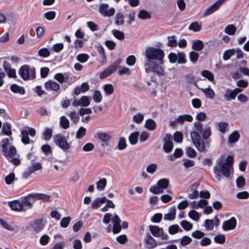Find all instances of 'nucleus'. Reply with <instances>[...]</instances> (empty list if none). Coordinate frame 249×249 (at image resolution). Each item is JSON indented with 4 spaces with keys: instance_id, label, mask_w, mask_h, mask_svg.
Here are the masks:
<instances>
[{
    "instance_id": "1",
    "label": "nucleus",
    "mask_w": 249,
    "mask_h": 249,
    "mask_svg": "<svg viewBox=\"0 0 249 249\" xmlns=\"http://www.w3.org/2000/svg\"><path fill=\"white\" fill-rule=\"evenodd\" d=\"M144 67L146 73H152L158 76L164 74V70L161 67L164 64L165 53L163 50L153 47H148L144 53Z\"/></svg>"
},
{
    "instance_id": "2",
    "label": "nucleus",
    "mask_w": 249,
    "mask_h": 249,
    "mask_svg": "<svg viewBox=\"0 0 249 249\" xmlns=\"http://www.w3.org/2000/svg\"><path fill=\"white\" fill-rule=\"evenodd\" d=\"M122 62V60L119 58L113 62L107 68L100 73V78L101 79L106 78L115 72L118 69H119L118 74L120 75H130L131 71L127 67L120 66Z\"/></svg>"
},
{
    "instance_id": "3",
    "label": "nucleus",
    "mask_w": 249,
    "mask_h": 249,
    "mask_svg": "<svg viewBox=\"0 0 249 249\" xmlns=\"http://www.w3.org/2000/svg\"><path fill=\"white\" fill-rule=\"evenodd\" d=\"M195 131L191 133V137L193 144L198 151L200 152H205V144L199 133H201L203 131V124L199 122L194 123Z\"/></svg>"
},
{
    "instance_id": "4",
    "label": "nucleus",
    "mask_w": 249,
    "mask_h": 249,
    "mask_svg": "<svg viewBox=\"0 0 249 249\" xmlns=\"http://www.w3.org/2000/svg\"><path fill=\"white\" fill-rule=\"evenodd\" d=\"M216 162L218 167L221 174L226 178H229L231 175V170L232 169L233 163V157L231 156H228L226 160L222 159H217Z\"/></svg>"
},
{
    "instance_id": "5",
    "label": "nucleus",
    "mask_w": 249,
    "mask_h": 249,
    "mask_svg": "<svg viewBox=\"0 0 249 249\" xmlns=\"http://www.w3.org/2000/svg\"><path fill=\"white\" fill-rule=\"evenodd\" d=\"M18 74L24 80L33 79L36 77V69L30 68L27 65L22 66L18 70Z\"/></svg>"
},
{
    "instance_id": "6",
    "label": "nucleus",
    "mask_w": 249,
    "mask_h": 249,
    "mask_svg": "<svg viewBox=\"0 0 249 249\" xmlns=\"http://www.w3.org/2000/svg\"><path fill=\"white\" fill-rule=\"evenodd\" d=\"M43 219L41 218L36 219L31 221L26 229L35 234L40 232L44 228L43 224Z\"/></svg>"
},
{
    "instance_id": "7",
    "label": "nucleus",
    "mask_w": 249,
    "mask_h": 249,
    "mask_svg": "<svg viewBox=\"0 0 249 249\" xmlns=\"http://www.w3.org/2000/svg\"><path fill=\"white\" fill-rule=\"evenodd\" d=\"M149 228L151 234L154 237L160 238L162 240L168 239V235L164 232L162 228L155 225H150Z\"/></svg>"
},
{
    "instance_id": "8",
    "label": "nucleus",
    "mask_w": 249,
    "mask_h": 249,
    "mask_svg": "<svg viewBox=\"0 0 249 249\" xmlns=\"http://www.w3.org/2000/svg\"><path fill=\"white\" fill-rule=\"evenodd\" d=\"M53 141L56 145L64 151L70 148V144L67 142L66 138L61 134L55 135L53 137Z\"/></svg>"
},
{
    "instance_id": "9",
    "label": "nucleus",
    "mask_w": 249,
    "mask_h": 249,
    "mask_svg": "<svg viewBox=\"0 0 249 249\" xmlns=\"http://www.w3.org/2000/svg\"><path fill=\"white\" fill-rule=\"evenodd\" d=\"M20 200L22 207L27 208V210L32 208L35 199L33 193H32L20 197Z\"/></svg>"
},
{
    "instance_id": "10",
    "label": "nucleus",
    "mask_w": 249,
    "mask_h": 249,
    "mask_svg": "<svg viewBox=\"0 0 249 249\" xmlns=\"http://www.w3.org/2000/svg\"><path fill=\"white\" fill-rule=\"evenodd\" d=\"M109 5L107 3H102L99 5V12L105 17H110L114 15L115 12L114 8L111 7L109 9Z\"/></svg>"
},
{
    "instance_id": "11",
    "label": "nucleus",
    "mask_w": 249,
    "mask_h": 249,
    "mask_svg": "<svg viewBox=\"0 0 249 249\" xmlns=\"http://www.w3.org/2000/svg\"><path fill=\"white\" fill-rule=\"evenodd\" d=\"M173 137L171 134L166 133L162 141L163 142V149L165 153H170L173 149Z\"/></svg>"
},
{
    "instance_id": "12",
    "label": "nucleus",
    "mask_w": 249,
    "mask_h": 249,
    "mask_svg": "<svg viewBox=\"0 0 249 249\" xmlns=\"http://www.w3.org/2000/svg\"><path fill=\"white\" fill-rule=\"evenodd\" d=\"M76 77L73 76L70 79L68 73H57L54 76V78L60 83L64 82H68L69 84H71L75 81Z\"/></svg>"
},
{
    "instance_id": "13",
    "label": "nucleus",
    "mask_w": 249,
    "mask_h": 249,
    "mask_svg": "<svg viewBox=\"0 0 249 249\" xmlns=\"http://www.w3.org/2000/svg\"><path fill=\"white\" fill-rule=\"evenodd\" d=\"M8 203L10 209L15 212H26L27 211V208L22 207L20 199L14 200Z\"/></svg>"
},
{
    "instance_id": "14",
    "label": "nucleus",
    "mask_w": 249,
    "mask_h": 249,
    "mask_svg": "<svg viewBox=\"0 0 249 249\" xmlns=\"http://www.w3.org/2000/svg\"><path fill=\"white\" fill-rule=\"evenodd\" d=\"M199 184L197 182H195L188 188L187 191L188 192V197L191 199H196L199 196V192L197 190V188Z\"/></svg>"
},
{
    "instance_id": "15",
    "label": "nucleus",
    "mask_w": 249,
    "mask_h": 249,
    "mask_svg": "<svg viewBox=\"0 0 249 249\" xmlns=\"http://www.w3.org/2000/svg\"><path fill=\"white\" fill-rule=\"evenodd\" d=\"M237 221L235 217H232L230 219L224 221L222 229L225 231L232 230L236 228Z\"/></svg>"
},
{
    "instance_id": "16",
    "label": "nucleus",
    "mask_w": 249,
    "mask_h": 249,
    "mask_svg": "<svg viewBox=\"0 0 249 249\" xmlns=\"http://www.w3.org/2000/svg\"><path fill=\"white\" fill-rule=\"evenodd\" d=\"M143 242L145 248L148 249H153L157 246L156 240L149 233L146 234L143 240Z\"/></svg>"
},
{
    "instance_id": "17",
    "label": "nucleus",
    "mask_w": 249,
    "mask_h": 249,
    "mask_svg": "<svg viewBox=\"0 0 249 249\" xmlns=\"http://www.w3.org/2000/svg\"><path fill=\"white\" fill-rule=\"evenodd\" d=\"M90 104V101L89 97L83 96L80 99H75L72 103V105L73 107H77L78 106H83L87 107Z\"/></svg>"
},
{
    "instance_id": "18",
    "label": "nucleus",
    "mask_w": 249,
    "mask_h": 249,
    "mask_svg": "<svg viewBox=\"0 0 249 249\" xmlns=\"http://www.w3.org/2000/svg\"><path fill=\"white\" fill-rule=\"evenodd\" d=\"M44 88L47 90L54 91L56 92H58L60 88V86L59 84L57 82L50 80L45 83Z\"/></svg>"
},
{
    "instance_id": "19",
    "label": "nucleus",
    "mask_w": 249,
    "mask_h": 249,
    "mask_svg": "<svg viewBox=\"0 0 249 249\" xmlns=\"http://www.w3.org/2000/svg\"><path fill=\"white\" fill-rule=\"evenodd\" d=\"M3 68L9 78H16V71L14 69L11 68V65L6 61L3 63Z\"/></svg>"
},
{
    "instance_id": "20",
    "label": "nucleus",
    "mask_w": 249,
    "mask_h": 249,
    "mask_svg": "<svg viewBox=\"0 0 249 249\" xmlns=\"http://www.w3.org/2000/svg\"><path fill=\"white\" fill-rule=\"evenodd\" d=\"M204 45L202 40L196 39L192 41V48L194 50L200 51L204 48Z\"/></svg>"
},
{
    "instance_id": "21",
    "label": "nucleus",
    "mask_w": 249,
    "mask_h": 249,
    "mask_svg": "<svg viewBox=\"0 0 249 249\" xmlns=\"http://www.w3.org/2000/svg\"><path fill=\"white\" fill-rule=\"evenodd\" d=\"M124 22V16L122 12H117L115 16V23L118 25H122Z\"/></svg>"
},
{
    "instance_id": "22",
    "label": "nucleus",
    "mask_w": 249,
    "mask_h": 249,
    "mask_svg": "<svg viewBox=\"0 0 249 249\" xmlns=\"http://www.w3.org/2000/svg\"><path fill=\"white\" fill-rule=\"evenodd\" d=\"M11 90L15 93H19L20 95H23L25 93V90L23 87H20L17 84H12L10 86Z\"/></svg>"
},
{
    "instance_id": "23",
    "label": "nucleus",
    "mask_w": 249,
    "mask_h": 249,
    "mask_svg": "<svg viewBox=\"0 0 249 249\" xmlns=\"http://www.w3.org/2000/svg\"><path fill=\"white\" fill-rule=\"evenodd\" d=\"M176 209L172 207L169 209V212L164 215V219L166 220H173L175 218Z\"/></svg>"
},
{
    "instance_id": "24",
    "label": "nucleus",
    "mask_w": 249,
    "mask_h": 249,
    "mask_svg": "<svg viewBox=\"0 0 249 249\" xmlns=\"http://www.w3.org/2000/svg\"><path fill=\"white\" fill-rule=\"evenodd\" d=\"M224 97L226 101H229L231 100L235 99L236 96L232 89H227L225 91Z\"/></svg>"
},
{
    "instance_id": "25",
    "label": "nucleus",
    "mask_w": 249,
    "mask_h": 249,
    "mask_svg": "<svg viewBox=\"0 0 249 249\" xmlns=\"http://www.w3.org/2000/svg\"><path fill=\"white\" fill-rule=\"evenodd\" d=\"M240 138V135L237 131H234L231 133L228 138L229 142L233 143L237 142Z\"/></svg>"
},
{
    "instance_id": "26",
    "label": "nucleus",
    "mask_w": 249,
    "mask_h": 249,
    "mask_svg": "<svg viewBox=\"0 0 249 249\" xmlns=\"http://www.w3.org/2000/svg\"><path fill=\"white\" fill-rule=\"evenodd\" d=\"M201 90L205 95L206 97L208 98L212 99L215 96L214 91L210 87L205 89H201Z\"/></svg>"
},
{
    "instance_id": "27",
    "label": "nucleus",
    "mask_w": 249,
    "mask_h": 249,
    "mask_svg": "<svg viewBox=\"0 0 249 249\" xmlns=\"http://www.w3.org/2000/svg\"><path fill=\"white\" fill-rule=\"evenodd\" d=\"M2 132L7 136L12 135L11 125L9 123L5 122L3 124L2 127Z\"/></svg>"
},
{
    "instance_id": "28",
    "label": "nucleus",
    "mask_w": 249,
    "mask_h": 249,
    "mask_svg": "<svg viewBox=\"0 0 249 249\" xmlns=\"http://www.w3.org/2000/svg\"><path fill=\"white\" fill-rule=\"evenodd\" d=\"M21 141L22 143L27 144L30 143V139L29 138L28 132L27 130H22L21 131Z\"/></svg>"
},
{
    "instance_id": "29",
    "label": "nucleus",
    "mask_w": 249,
    "mask_h": 249,
    "mask_svg": "<svg viewBox=\"0 0 249 249\" xmlns=\"http://www.w3.org/2000/svg\"><path fill=\"white\" fill-rule=\"evenodd\" d=\"M139 135V132L137 131L134 132L129 135L128 140L131 144L135 145L137 143Z\"/></svg>"
},
{
    "instance_id": "30",
    "label": "nucleus",
    "mask_w": 249,
    "mask_h": 249,
    "mask_svg": "<svg viewBox=\"0 0 249 249\" xmlns=\"http://www.w3.org/2000/svg\"><path fill=\"white\" fill-rule=\"evenodd\" d=\"M157 184V185L163 190L168 187L169 181L167 178H162L158 180Z\"/></svg>"
},
{
    "instance_id": "31",
    "label": "nucleus",
    "mask_w": 249,
    "mask_h": 249,
    "mask_svg": "<svg viewBox=\"0 0 249 249\" xmlns=\"http://www.w3.org/2000/svg\"><path fill=\"white\" fill-rule=\"evenodd\" d=\"M98 138L104 142H107L111 139V136L104 132H98L97 134Z\"/></svg>"
},
{
    "instance_id": "32",
    "label": "nucleus",
    "mask_w": 249,
    "mask_h": 249,
    "mask_svg": "<svg viewBox=\"0 0 249 249\" xmlns=\"http://www.w3.org/2000/svg\"><path fill=\"white\" fill-rule=\"evenodd\" d=\"M60 126L65 129H68L70 126V122L64 116L60 118Z\"/></svg>"
},
{
    "instance_id": "33",
    "label": "nucleus",
    "mask_w": 249,
    "mask_h": 249,
    "mask_svg": "<svg viewBox=\"0 0 249 249\" xmlns=\"http://www.w3.org/2000/svg\"><path fill=\"white\" fill-rule=\"evenodd\" d=\"M138 17L139 18L145 20L151 18L150 14L145 10H141L138 14Z\"/></svg>"
},
{
    "instance_id": "34",
    "label": "nucleus",
    "mask_w": 249,
    "mask_h": 249,
    "mask_svg": "<svg viewBox=\"0 0 249 249\" xmlns=\"http://www.w3.org/2000/svg\"><path fill=\"white\" fill-rule=\"evenodd\" d=\"M235 54L234 49L227 50L223 53V58L224 60H228Z\"/></svg>"
},
{
    "instance_id": "35",
    "label": "nucleus",
    "mask_w": 249,
    "mask_h": 249,
    "mask_svg": "<svg viewBox=\"0 0 249 249\" xmlns=\"http://www.w3.org/2000/svg\"><path fill=\"white\" fill-rule=\"evenodd\" d=\"M53 130L46 127L42 133V138L46 141L50 140L52 136Z\"/></svg>"
},
{
    "instance_id": "36",
    "label": "nucleus",
    "mask_w": 249,
    "mask_h": 249,
    "mask_svg": "<svg viewBox=\"0 0 249 249\" xmlns=\"http://www.w3.org/2000/svg\"><path fill=\"white\" fill-rule=\"evenodd\" d=\"M33 194L35 200L40 199L44 202H47L50 200V196H49L43 194L33 193Z\"/></svg>"
},
{
    "instance_id": "37",
    "label": "nucleus",
    "mask_w": 249,
    "mask_h": 249,
    "mask_svg": "<svg viewBox=\"0 0 249 249\" xmlns=\"http://www.w3.org/2000/svg\"><path fill=\"white\" fill-rule=\"evenodd\" d=\"M168 42L167 45L170 47H176L178 45L176 37L175 36H168L167 37Z\"/></svg>"
},
{
    "instance_id": "38",
    "label": "nucleus",
    "mask_w": 249,
    "mask_h": 249,
    "mask_svg": "<svg viewBox=\"0 0 249 249\" xmlns=\"http://www.w3.org/2000/svg\"><path fill=\"white\" fill-rule=\"evenodd\" d=\"M237 30L236 27L233 24L228 25L225 28V33L229 35H233Z\"/></svg>"
},
{
    "instance_id": "39",
    "label": "nucleus",
    "mask_w": 249,
    "mask_h": 249,
    "mask_svg": "<svg viewBox=\"0 0 249 249\" xmlns=\"http://www.w3.org/2000/svg\"><path fill=\"white\" fill-rule=\"evenodd\" d=\"M228 125V123L220 122L217 124V128L221 133L224 134L226 132Z\"/></svg>"
},
{
    "instance_id": "40",
    "label": "nucleus",
    "mask_w": 249,
    "mask_h": 249,
    "mask_svg": "<svg viewBox=\"0 0 249 249\" xmlns=\"http://www.w3.org/2000/svg\"><path fill=\"white\" fill-rule=\"evenodd\" d=\"M145 127L150 130H153L156 127L155 122L152 119H148L146 121Z\"/></svg>"
},
{
    "instance_id": "41",
    "label": "nucleus",
    "mask_w": 249,
    "mask_h": 249,
    "mask_svg": "<svg viewBox=\"0 0 249 249\" xmlns=\"http://www.w3.org/2000/svg\"><path fill=\"white\" fill-rule=\"evenodd\" d=\"M107 184V180L105 178L100 179L96 183V188L98 190H103Z\"/></svg>"
},
{
    "instance_id": "42",
    "label": "nucleus",
    "mask_w": 249,
    "mask_h": 249,
    "mask_svg": "<svg viewBox=\"0 0 249 249\" xmlns=\"http://www.w3.org/2000/svg\"><path fill=\"white\" fill-rule=\"evenodd\" d=\"M189 30L193 31L195 32H197L201 30V26L197 21L192 23L189 26Z\"/></svg>"
},
{
    "instance_id": "43",
    "label": "nucleus",
    "mask_w": 249,
    "mask_h": 249,
    "mask_svg": "<svg viewBox=\"0 0 249 249\" xmlns=\"http://www.w3.org/2000/svg\"><path fill=\"white\" fill-rule=\"evenodd\" d=\"M50 53V51L46 48H42L38 51V55L43 58L48 57Z\"/></svg>"
},
{
    "instance_id": "44",
    "label": "nucleus",
    "mask_w": 249,
    "mask_h": 249,
    "mask_svg": "<svg viewBox=\"0 0 249 249\" xmlns=\"http://www.w3.org/2000/svg\"><path fill=\"white\" fill-rule=\"evenodd\" d=\"M182 154H183V151L182 150V149H181L180 148H177L175 150L173 155H170L168 156L169 160H174L173 157H174L175 158H179L181 157Z\"/></svg>"
},
{
    "instance_id": "45",
    "label": "nucleus",
    "mask_w": 249,
    "mask_h": 249,
    "mask_svg": "<svg viewBox=\"0 0 249 249\" xmlns=\"http://www.w3.org/2000/svg\"><path fill=\"white\" fill-rule=\"evenodd\" d=\"M16 149L14 146H11L8 151L7 150L6 151H2V152L4 153V155L6 157H12L15 156L16 154Z\"/></svg>"
},
{
    "instance_id": "46",
    "label": "nucleus",
    "mask_w": 249,
    "mask_h": 249,
    "mask_svg": "<svg viewBox=\"0 0 249 249\" xmlns=\"http://www.w3.org/2000/svg\"><path fill=\"white\" fill-rule=\"evenodd\" d=\"M71 218L70 216L63 217L60 222V225L62 228H66L70 224Z\"/></svg>"
},
{
    "instance_id": "47",
    "label": "nucleus",
    "mask_w": 249,
    "mask_h": 249,
    "mask_svg": "<svg viewBox=\"0 0 249 249\" xmlns=\"http://www.w3.org/2000/svg\"><path fill=\"white\" fill-rule=\"evenodd\" d=\"M199 56V53L195 51H191L189 53L190 60L194 64L196 63Z\"/></svg>"
},
{
    "instance_id": "48",
    "label": "nucleus",
    "mask_w": 249,
    "mask_h": 249,
    "mask_svg": "<svg viewBox=\"0 0 249 249\" xmlns=\"http://www.w3.org/2000/svg\"><path fill=\"white\" fill-rule=\"evenodd\" d=\"M177 61L178 64H185L186 63V55L184 52H178V53Z\"/></svg>"
},
{
    "instance_id": "49",
    "label": "nucleus",
    "mask_w": 249,
    "mask_h": 249,
    "mask_svg": "<svg viewBox=\"0 0 249 249\" xmlns=\"http://www.w3.org/2000/svg\"><path fill=\"white\" fill-rule=\"evenodd\" d=\"M86 129L83 126H81L76 132V138L78 139H82L86 135Z\"/></svg>"
},
{
    "instance_id": "50",
    "label": "nucleus",
    "mask_w": 249,
    "mask_h": 249,
    "mask_svg": "<svg viewBox=\"0 0 249 249\" xmlns=\"http://www.w3.org/2000/svg\"><path fill=\"white\" fill-rule=\"evenodd\" d=\"M112 33L119 40H122L124 38V34L122 31L114 29L112 31Z\"/></svg>"
},
{
    "instance_id": "51",
    "label": "nucleus",
    "mask_w": 249,
    "mask_h": 249,
    "mask_svg": "<svg viewBox=\"0 0 249 249\" xmlns=\"http://www.w3.org/2000/svg\"><path fill=\"white\" fill-rule=\"evenodd\" d=\"M201 75L208 79L210 81H213L214 80V76L213 74L209 71L204 70L201 72Z\"/></svg>"
},
{
    "instance_id": "52",
    "label": "nucleus",
    "mask_w": 249,
    "mask_h": 249,
    "mask_svg": "<svg viewBox=\"0 0 249 249\" xmlns=\"http://www.w3.org/2000/svg\"><path fill=\"white\" fill-rule=\"evenodd\" d=\"M103 89L106 95H110L114 92V88L111 84H106L103 87Z\"/></svg>"
},
{
    "instance_id": "53",
    "label": "nucleus",
    "mask_w": 249,
    "mask_h": 249,
    "mask_svg": "<svg viewBox=\"0 0 249 249\" xmlns=\"http://www.w3.org/2000/svg\"><path fill=\"white\" fill-rule=\"evenodd\" d=\"M202 134L204 139H207L212 134L211 127L206 126L205 129L202 132Z\"/></svg>"
},
{
    "instance_id": "54",
    "label": "nucleus",
    "mask_w": 249,
    "mask_h": 249,
    "mask_svg": "<svg viewBox=\"0 0 249 249\" xmlns=\"http://www.w3.org/2000/svg\"><path fill=\"white\" fill-rule=\"evenodd\" d=\"M180 225L185 231H190L193 228V225L186 220H182L180 223Z\"/></svg>"
},
{
    "instance_id": "55",
    "label": "nucleus",
    "mask_w": 249,
    "mask_h": 249,
    "mask_svg": "<svg viewBox=\"0 0 249 249\" xmlns=\"http://www.w3.org/2000/svg\"><path fill=\"white\" fill-rule=\"evenodd\" d=\"M188 216L190 218L195 221H197L199 218L198 213L194 210H192L189 212Z\"/></svg>"
},
{
    "instance_id": "56",
    "label": "nucleus",
    "mask_w": 249,
    "mask_h": 249,
    "mask_svg": "<svg viewBox=\"0 0 249 249\" xmlns=\"http://www.w3.org/2000/svg\"><path fill=\"white\" fill-rule=\"evenodd\" d=\"M102 95L99 90H95L93 95V99L96 103H100L102 100Z\"/></svg>"
},
{
    "instance_id": "57",
    "label": "nucleus",
    "mask_w": 249,
    "mask_h": 249,
    "mask_svg": "<svg viewBox=\"0 0 249 249\" xmlns=\"http://www.w3.org/2000/svg\"><path fill=\"white\" fill-rule=\"evenodd\" d=\"M186 153L187 156L191 158H193L196 157V152L191 147H187L186 148Z\"/></svg>"
},
{
    "instance_id": "58",
    "label": "nucleus",
    "mask_w": 249,
    "mask_h": 249,
    "mask_svg": "<svg viewBox=\"0 0 249 249\" xmlns=\"http://www.w3.org/2000/svg\"><path fill=\"white\" fill-rule=\"evenodd\" d=\"M126 146L127 145L125 139L124 137H121L118 143V149L121 150H124L126 147Z\"/></svg>"
},
{
    "instance_id": "59",
    "label": "nucleus",
    "mask_w": 249,
    "mask_h": 249,
    "mask_svg": "<svg viewBox=\"0 0 249 249\" xmlns=\"http://www.w3.org/2000/svg\"><path fill=\"white\" fill-rule=\"evenodd\" d=\"M205 227L206 230L211 231L213 229L214 223L212 219H206L204 221Z\"/></svg>"
},
{
    "instance_id": "60",
    "label": "nucleus",
    "mask_w": 249,
    "mask_h": 249,
    "mask_svg": "<svg viewBox=\"0 0 249 249\" xmlns=\"http://www.w3.org/2000/svg\"><path fill=\"white\" fill-rule=\"evenodd\" d=\"M89 56L85 53H80L77 55V60L81 63L86 62L89 59Z\"/></svg>"
},
{
    "instance_id": "61",
    "label": "nucleus",
    "mask_w": 249,
    "mask_h": 249,
    "mask_svg": "<svg viewBox=\"0 0 249 249\" xmlns=\"http://www.w3.org/2000/svg\"><path fill=\"white\" fill-rule=\"evenodd\" d=\"M157 167L156 163H151L147 166L146 170L148 173L153 174L156 172Z\"/></svg>"
},
{
    "instance_id": "62",
    "label": "nucleus",
    "mask_w": 249,
    "mask_h": 249,
    "mask_svg": "<svg viewBox=\"0 0 249 249\" xmlns=\"http://www.w3.org/2000/svg\"><path fill=\"white\" fill-rule=\"evenodd\" d=\"M192 240V238L188 236L185 235L183 236L180 239V245L182 246H185L189 244Z\"/></svg>"
},
{
    "instance_id": "63",
    "label": "nucleus",
    "mask_w": 249,
    "mask_h": 249,
    "mask_svg": "<svg viewBox=\"0 0 249 249\" xmlns=\"http://www.w3.org/2000/svg\"><path fill=\"white\" fill-rule=\"evenodd\" d=\"M50 240V238L47 234L42 235L39 240V243L41 245L45 246L48 244Z\"/></svg>"
},
{
    "instance_id": "64",
    "label": "nucleus",
    "mask_w": 249,
    "mask_h": 249,
    "mask_svg": "<svg viewBox=\"0 0 249 249\" xmlns=\"http://www.w3.org/2000/svg\"><path fill=\"white\" fill-rule=\"evenodd\" d=\"M56 13L53 11H48L44 15V17L49 20H52L54 19Z\"/></svg>"
}]
</instances>
